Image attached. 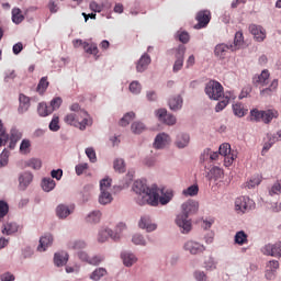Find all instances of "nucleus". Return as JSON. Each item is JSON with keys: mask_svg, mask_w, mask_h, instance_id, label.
Returning <instances> with one entry per match:
<instances>
[{"mask_svg": "<svg viewBox=\"0 0 281 281\" xmlns=\"http://www.w3.org/2000/svg\"><path fill=\"white\" fill-rule=\"evenodd\" d=\"M190 144V135L188 134H179L176 140V146L178 148H186Z\"/></svg>", "mask_w": 281, "mask_h": 281, "instance_id": "34", "label": "nucleus"}, {"mask_svg": "<svg viewBox=\"0 0 281 281\" xmlns=\"http://www.w3.org/2000/svg\"><path fill=\"white\" fill-rule=\"evenodd\" d=\"M131 128H132V133H134L135 135H139L144 133V131H146V125H144V123L142 122H134Z\"/></svg>", "mask_w": 281, "mask_h": 281, "instance_id": "44", "label": "nucleus"}, {"mask_svg": "<svg viewBox=\"0 0 281 281\" xmlns=\"http://www.w3.org/2000/svg\"><path fill=\"white\" fill-rule=\"evenodd\" d=\"M32 146V143L30 139H23L20 145V153L23 155H27L30 153V147Z\"/></svg>", "mask_w": 281, "mask_h": 281, "instance_id": "55", "label": "nucleus"}, {"mask_svg": "<svg viewBox=\"0 0 281 281\" xmlns=\"http://www.w3.org/2000/svg\"><path fill=\"white\" fill-rule=\"evenodd\" d=\"M48 87H49V81H47V77H42L37 85L36 91L37 93H40V95H43V93L47 91Z\"/></svg>", "mask_w": 281, "mask_h": 281, "instance_id": "38", "label": "nucleus"}, {"mask_svg": "<svg viewBox=\"0 0 281 281\" xmlns=\"http://www.w3.org/2000/svg\"><path fill=\"white\" fill-rule=\"evenodd\" d=\"M106 276V269L104 268H97L91 274H90V280L98 281L101 278H104Z\"/></svg>", "mask_w": 281, "mask_h": 281, "instance_id": "42", "label": "nucleus"}, {"mask_svg": "<svg viewBox=\"0 0 281 281\" xmlns=\"http://www.w3.org/2000/svg\"><path fill=\"white\" fill-rule=\"evenodd\" d=\"M263 256H272V258H281V241L268 244L261 249Z\"/></svg>", "mask_w": 281, "mask_h": 281, "instance_id": "12", "label": "nucleus"}, {"mask_svg": "<svg viewBox=\"0 0 281 281\" xmlns=\"http://www.w3.org/2000/svg\"><path fill=\"white\" fill-rule=\"evenodd\" d=\"M100 218H102V213L100 211L91 212L87 217V223H100Z\"/></svg>", "mask_w": 281, "mask_h": 281, "instance_id": "43", "label": "nucleus"}, {"mask_svg": "<svg viewBox=\"0 0 281 281\" xmlns=\"http://www.w3.org/2000/svg\"><path fill=\"white\" fill-rule=\"evenodd\" d=\"M132 241L134 245H146V239H144V236L142 235H134Z\"/></svg>", "mask_w": 281, "mask_h": 281, "instance_id": "63", "label": "nucleus"}, {"mask_svg": "<svg viewBox=\"0 0 281 281\" xmlns=\"http://www.w3.org/2000/svg\"><path fill=\"white\" fill-rule=\"evenodd\" d=\"M177 38L180 41V43H183L184 45L190 43V33L186 31H178L177 32Z\"/></svg>", "mask_w": 281, "mask_h": 281, "instance_id": "51", "label": "nucleus"}, {"mask_svg": "<svg viewBox=\"0 0 281 281\" xmlns=\"http://www.w3.org/2000/svg\"><path fill=\"white\" fill-rule=\"evenodd\" d=\"M278 91V79H273L268 88L260 91V95H271Z\"/></svg>", "mask_w": 281, "mask_h": 281, "instance_id": "35", "label": "nucleus"}, {"mask_svg": "<svg viewBox=\"0 0 281 281\" xmlns=\"http://www.w3.org/2000/svg\"><path fill=\"white\" fill-rule=\"evenodd\" d=\"M148 65H150V56L144 54L136 64V70L142 74L148 69Z\"/></svg>", "mask_w": 281, "mask_h": 281, "instance_id": "20", "label": "nucleus"}, {"mask_svg": "<svg viewBox=\"0 0 281 281\" xmlns=\"http://www.w3.org/2000/svg\"><path fill=\"white\" fill-rule=\"evenodd\" d=\"M278 111L276 110H267L263 111V116H262V122H265V124H269V122H271V120L278 117Z\"/></svg>", "mask_w": 281, "mask_h": 281, "instance_id": "39", "label": "nucleus"}, {"mask_svg": "<svg viewBox=\"0 0 281 281\" xmlns=\"http://www.w3.org/2000/svg\"><path fill=\"white\" fill-rule=\"evenodd\" d=\"M218 157H224V166L226 168H229V166H232V164H234V159H236V154L234 151H232V145H229L228 143H224L220 146L218 149Z\"/></svg>", "mask_w": 281, "mask_h": 281, "instance_id": "7", "label": "nucleus"}, {"mask_svg": "<svg viewBox=\"0 0 281 281\" xmlns=\"http://www.w3.org/2000/svg\"><path fill=\"white\" fill-rule=\"evenodd\" d=\"M69 261V255L65 251L56 252L54 256V262L56 267H65Z\"/></svg>", "mask_w": 281, "mask_h": 281, "instance_id": "19", "label": "nucleus"}, {"mask_svg": "<svg viewBox=\"0 0 281 281\" xmlns=\"http://www.w3.org/2000/svg\"><path fill=\"white\" fill-rule=\"evenodd\" d=\"M19 232V225L14 222H7L3 224L2 234L5 236H12V234H16Z\"/></svg>", "mask_w": 281, "mask_h": 281, "instance_id": "23", "label": "nucleus"}, {"mask_svg": "<svg viewBox=\"0 0 281 281\" xmlns=\"http://www.w3.org/2000/svg\"><path fill=\"white\" fill-rule=\"evenodd\" d=\"M233 113L237 117H245V115H247V110H245L243 103H235L233 104Z\"/></svg>", "mask_w": 281, "mask_h": 281, "instance_id": "37", "label": "nucleus"}, {"mask_svg": "<svg viewBox=\"0 0 281 281\" xmlns=\"http://www.w3.org/2000/svg\"><path fill=\"white\" fill-rule=\"evenodd\" d=\"M87 247V243L85 240H76L72 244H70V249L80 250L85 249Z\"/></svg>", "mask_w": 281, "mask_h": 281, "instance_id": "61", "label": "nucleus"}, {"mask_svg": "<svg viewBox=\"0 0 281 281\" xmlns=\"http://www.w3.org/2000/svg\"><path fill=\"white\" fill-rule=\"evenodd\" d=\"M24 19H25V16L22 15L21 9H19V8L12 9V21H13V23L19 25V23H23Z\"/></svg>", "mask_w": 281, "mask_h": 281, "instance_id": "40", "label": "nucleus"}, {"mask_svg": "<svg viewBox=\"0 0 281 281\" xmlns=\"http://www.w3.org/2000/svg\"><path fill=\"white\" fill-rule=\"evenodd\" d=\"M8 212H10V206L8 205V202L0 200V221L8 215Z\"/></svg>", "mask_w": 281, "mask_h": 281, "instance_id": "53", "label": "nucleus"}, {"mask_svg": "<svg viewBox=\"0 0 281 281\" xmlns=\"http://www.w3.org/2000/svg\"><path fill=\"white\" fill-rule=\"evenodd\" d=\"M124 229H126V224L124 223H120L119 225H116V232H113L112 229L109 228L103 229L99 232L98 241L106 243L109 238H112V240H120V233L124 232Z\"/></svg>", "mask_w": 281, "mask_h": 281, "instance_id": "5", "label": "nucleus"}, {"mask_svg": "<svg viewBox=\"0 0 281 281\" xmlns=\"http://www.w3.org/2000/svg\"><path fill=\"white\" fill-rule=\"evenodd\" d=\"M261 181H262V177L254 176L252 178L249 179V181L246 182V188L251 190V188H256V186H260Z\"/></svg>", "mask_w": 281, "mask_h": 281, "instance_id": "46", "label": "nucleus"}, {"mask_svg": "<svg viewBox=\"0 0 281 281\" xmlns=\"http://www.w3.org/2000/svg\"><path fill=\"white\" fill-rule=\"evenodd\" d=\"M216 160H218V151H213L210 148L204 149L200 156V162L205 169L210 168V164Z\"/></svg>", "mask_w": 281, "mask_h": 281, "instance_id": "10", "label": "nucleus"}, {"mask_svg": "<svg viewBox=\"0 0 281 281\" xmlns=\"http://www.w3.org/2000/svg\"><path fill=\"white\" fill-rule=\"evenodd\" d=\"M133 190L138 194L136 198L138 205H159V188L157 186L148 188L146 181L136 180Z\"/></svg>", "mask_w": 281, "mask_h": 281, "instance_id": "1", "label": "nucleus"}, {"mask_svg": "<svg viewBox=\"0 0 281 281\" xmlns=\"http://www.w3.org/2000/svg\"><path fill=\"white\" fill-rule=\"evenodd\" d=\"M114 170L115 172H126V164H124V159L114 160Z\"/></svg>", "mask_w": 281, "mask_h": 281, "instance_id": "50", "label": "nucleus"}, {"mask_svg": "<svg viewBox=\"0 0 281 281\" xmlns=\"http://www.w3.org/2000/svg\"><path fill=\"white\" fill-rule=\"evenodd\" d=\"M70 111L71 113L66 114L64 117V122L68 126H74L75 128H79V131H87V126L93 124V120L86 110L80 108V104L72 103Z\"/></svg>", "mask_w": 281, "mask_h": 281, "instance_id": "2", "label": "nucleus"}, {"mask_svg": "<svg viewBox=\"0 0 281 281\" xmlns=\"http://www.w3.org/2000/svg\"><path fill=\"white\" fill-rule=\"evenodd\" d=\"M235 243L236 245H246L247 243V235L244 231H239L235 235Z\"/></svg>", "mask_w": 281, "mask_h": 281, "instance_id": "49", "label": "nucleus"}, {"mask_svg": "<svg viewBox=\"0 0 281 281\" xmlns=\"http://www.w3.org/2000/svg\"><path fill=\"white\" fill-rule=\"evenodd\" d=\"M281 192V184L279 182H276L272 188L269 191L270 196H273V194H280Z\"/></svg>", "mask_w": 281, "mask_h": 281, "instance_id": "64", "label": "nucleus"}, {"mask_svg": "<svg viewBox=\"0 0 281 281\" xmlns=\"http://www.w3.org/2000/svg\"><path fill=\"white\" fill-rule=\"evenodd\" d=\"M245 41L243 38V32H237L234 38V45H231V52H236V49H240L243 47Z\"/></svg>", "mask_w": 281, "mask_h": 281, "instance_id": "31", "label": "nucleus"}, {"mask_svg": "<svg viewBox=\"0 0 281 281\" xmlns=\"http://www.w3.org/2000/svg\"><path fill=\"white\" fill-rule=\"evenodd\" d=\"M205 93L210 100H221L223 98V85L216 80H211L205 86Z\"/></svg>", "mask_w": 281, "mask_h": 281, "instance_id": "6", "label": "nucleus"}, {"mask_svg": "<svg viewBox=\"0 0 281 281\" xmlns=\"http://www.w3.org/2000/svg\"><path fill=\"white\" fill-rule=\"evenodd\" d=\"M135 120V112H127L121 120L120 126H128Z\"/></svg>", "mask_w": 281, "mask_h": 281, "instance_id": "41", "label": "nucleus"}, {"mask_svg": "<svg viewBox=\"0 0 281 281\" xmlns=\"http://www.w3.org/2000/svg\"><path fill=\"white\" fill-rule=\"evenodd\" d=\"M273 144H276V139H272L271 134H268V142L265 143L261 155H265V153H267L271 146H273Z\"/></svg>", "mask_w": 281, "mask_h": 281, "instance_id": "59", "label": "nucleus"}, {"mask_svg": "<svg viewBox=\"0 0 281 281\" xmlns=\"http://www.w3.org/2000/svg\"><path fill=\"white\" fill-rule=\"evenodd\" d=\"M59 122H60V119L58 116L54 115L49 123V130L53 132L60 131V125H58Z\"/></svg>", "mask_w": 281, "mask_h": 281, "instance_id": "56", "label": "nucleus"}, {"mask_svg": "<svg viewBox=\"0 0 281 281\" xmlns=\"http://www.w3.org/2000/svg\"><path fill=\"white\" fill-rule=\"evenodd\" d=\"M194 30H203L210 25V21H212V12L210 10H201L195 14Z\"/></svg>", "mask_w": 281, "mask_h": 281, "instance_id": "9", "label": "nucleus"}, {"mask_svg": "<svg viewBox=\"0 0 281 281\" xmlns=\"http://www.w3.org/2000/svg\"><path fill=\"white\" fill-rule=\"evenodd\" d=\"M20 106L19 113H25L30 109V98L23 93L19 97Z\"/></svg>", "mask_w": 281, "mask_h": 281, "instance_id": "27", "label": "nucleus"}, {"mask_svg": "<svg viewBox=\"0 0 281 281\" xmlns=\"http://www.w3.org/2000/svg\"><path fill=\"white\" fill-rule=\"evenodd\" d=\"M182 194L184 196H196V194H199V186L198 184H192L191 187L183 190Z\"/></svg>", "mask_w": 281, "mask_h": 281, "instance_id": "47", "label": "nucleus"}, {"mask_svg": "<svg viewBox=\"0 0 281 281\" xmlns=\"http://www.w3.org/2000/svg\"><path fill=\"white\" fill-rule=\"evenodd\" d=\"M232 49V46L225 45V44H220L215 46L214 54L217 56V58H225L227 52Z\"/></svg>", "mask_w": 281, "mask_h": 281, "instance_id": "28", "label": "nucleus"}, {"mask_svg": "<svg viewBox=\"0 0 281 281\" xmlns=\"http://www.w3.org/2000/svg\"><path fill=\"white\" fill-rule=\"evenodd\" d=\"M207 175L210 179H214L215 181H218V179H223L225 172L223 171L222 168L215 166L211 168Z\"/></svg>", "mask_w": 281, "mask_h": 281, "instance_id": "32", "label": "nucleus"}, {"mask_svg": "<svg viewBox=\"0 0 281 281\" xmlns=\"http://www.w3.org/2000/svg\"><path fill=\"white\" fill-rule=\"evenodd\" d=\"M10 159V151L8 149H3L0 154V168H5L8 161Z\"/></svg>", "mask_w": 281, "mask_h": 281, "instance_id": "52", "label": "nucleus"}, {"mask_svg": "<svg viewBox=\"0 0 281 281\" xmlns=\"http://www.w3.org/2000/svg\"><path fill=\"white\" fill-rule=\"evenodd\" d=\"M42 188L44 192H52L56 188V181L52 178H44L42 181Z\"/></svg>", "mask_w": 281, "mask_h": 281, "instance_id": "36", "label": "nucleus"}, {"mask_svg": "<svg viewBox=\"0 0 281 281\" xmlns=\"http://www.w3.org/2000/svg\"><path fill=\"white\" fill-rule=\"evenodd\" d=\"M83 49L86 54H90L91 56H98V54H100V50L98 49V44L95 43L85 42Z\"/></svg>", "mask_w": 281, "mask_h": 281, "instance_id": "33", "label": "nucleus"}, {"mask_svg": "<svg viewBox=\"0 0 281 281\" xmlns=\"http://www.w3.org/2000/svg\"><path fill=\"white\" fill-rule=\"evenodd\" d=\"M171 111H179L183 106V99L181 95L172 97L168 101Z\"/></svg>", "mask_w": 281, "mask_h": 281, "instance_id": "24", "label": "nucleus"}, {"mask_svg": "<svg viewBox=\"0 0 281 281\" xmlns=\"http://www.w3.org/2000/svg\"><path fill=\"white\" fill-rule=\"evenodd\" d=\"M252 205L254 200L249 199V196H239L235 200V210L243 214H245V212H249Z\"/></svg>", "mask_w": 281, "mask_h": 281, "instance_id": "11", "label": "nucleus"}, {"mask_svg": "<svg viewBox=\"0 0 281 281\" xmlns=\"http://www.w3.org/2000/svg\"><path fill=\"white\" fill-rule=\"evenodd\" d=\"M86 155L91 161V164H95V161H98V157L95 156V149H93L92 147H88L86 149Z\"/></svg>", "mask_w": 281, "mask_h": 281, "instance_id": "58", "label": "nucleus"}, {"mask_svg": "<svg viewBox=\"0 0 281 281\" xmlns=\"http://www.w3.org/2000/svg\"><path fill=\"white\" fill-rule=\"evenodd\" d=\"M184 251H189L192 256H196L198 254H203L205 250V246L203 244L194 241V240H188L183 245Z\"/></svg>", "mask_w": 281, "mask_h": 281, "instance_id": "13", "label": "nucleus"}, {"mask_svg": "<svg viewBox=\"0 0 281 281\" xmlns=\"http://www.w3.org/2000/svg\"><path fill=\"white\" fill-rule=\"evenodd\" d=\"M156 115L159 122H164V124H167L168 126H175V124H177V117L169 114L166 109L158 110Z\"/></svg>", "mask_w": 281, "mask_h": 281, "instance_id": "14", "label": "nucleus"}, {"mask_svg": "<svg viewBox=\"0 0 281 281\" xmlns=\"http://www.w3.org/2000/svg\"><path fill=\"white\" fill-rule=\"evenodd\" d=\"M130 91L131 93H134V95L142 93V85L138 83V81H132L130 83Z\"/></svg>", "mask_w": 281, "mask_h": 281, "instance_id": "54", "label": "nucleus"}, {"mask_svg": "<svg viewBox=\"0 0 281 281\" xmlns=\"http://www.w3.org/2000/svg\"><path fill=\"white\" fill-rule=\"evenodd\" d=\"M33 179H34V176L32 175V172L22 173L19 178V183H20L21 190H25L27 188V186H30V183H32Z\"/></svg>", "mask_w": 281, "mask_h": 281, "instance_id": "22", "label": "nucleus"}, {"mask_svg": "<svg viewBox=\"0 0 281 281\" xmlns=\"http://www.w3.org/2000/svg\"><path fill=\"white\" fill-rule=\"evenodd\" d=\"M170 144V136L166 133L158 134L154 142V148H166Z\"/></svg>", "mask_w": 281, "mask_h": 281, "instance_id": "16", "label": "nucleus"}, {"mask_svg": "<svg viewBox=\"0 0 281 281\" xmlns=\"http://www.w3.org/2000/svg\"><path fill=\"white\" fill-rule=\"evenodd\" d=\"M158 201L161 205H168L172 201V192L158 189Z\"/></svg>", "mask_w": 281, "mask_h": 281, "instance_id": "25", "label": "nucleus"}, {"mask_svg": "<svg viewBox=\"0 0 281 281\" xmlns=\"http://www.w3.org/2000/svg\"><path fill=\"white\" fill-rule=\"evenodd\" d=\"M103 260H104V256L98 255V256L90 258L89 265L98 267V265H100V262H103Z\"/></svg>", "mask_w": 281, "mask_h": 281, "instance_id": "62", "label": "nucleus"}, {"mask_svg": "<svg viewBox=\"0 0 281 281\" xmlns=\"http://www.w3.org/2000/svg\"><path fill=\"white\" fill-rule=\"evenodd\" d=\"M54 243V237L52 234H45L40 238V245L37 246V251H47V247H52Z\"/></svg>", "mask_w": 281, "mask_h": 281, "instance_id": "17", "label": "nucleus"}, {"mask_svg": "<svg viewBox=\"0 0 281 281\" xmlns=\"http://www.w3.org/2000/svg\"><path fill=\"white\" fill-rule=\"evenodd\" d=\"M172 54L175 55V64L172 71L173 74H177L183 69V60L186 58V46L179 45L177 48L172 49Z\"/></svg>", "mask_w": 281, "mask_h": 281, "instance_id": "8", "label": "nucleus"}, {"mask_svg": "<svg viewBox=\"0 0 281 281\" xmlns=\"http://www.w3.org/2000/svg\"><path fill=\"white\" fill-rule=\"evenodd\" d=\"M196 212H199V202L190 200L182 204V213L176 218V224L182 229V234L191 232L192 222L188 220V216H192Z\"/></svg>", "mask_w": 281, "mask_h": 281, "instance_id": "3", "label": "nucleus"}, {"mask_svg": "<svg viewBox=\"0 0 281 281\" xmlns=\"http://www.w3.org/2000/svg\"><path fill=\"white\" fill-rule=\"evenodd\" d=\"M23 138V132L19 131L16 127H12L10 131V140L21 142Z\"/></svg>", "mask_w": 281, "mask_h": 281, "instance_id": "45", "label": "nucleus"}, {"mask_svg": "<svg viewBox=\"0 0 281 281\" xmlns=\"http://www.w3.org/2000/svg\"><path fill=\"white\" fill-rule=\"evenodd\" d=\"M249 32L255 36V40L258 41V43H262L267 38V31L260 25L251 24L249 26Z\"/></svg>", "mask_w": 281, "mask_h": 281, "instance_id": "15", "label": "nucleus"}, {"mask_svg": "<svg viewBox=\"0 0 281 281\" xmlns=\"http://www.w3.org/2000/svg\"><path fill=\"white\" fill-rule=\"evenodd\" d=\"M37 113L41 117H47V115H52L54 113V109H50L47 103L42 102L37 106Z\"/></svg>", "mask_w": 281, "mask_h": 281, "instance_id": "30", "label": "nucleus"}, {"mask_svg": "<svg viewBox=\"0 0 281 281\" xmlns=\"http://www.w3.org/2000/svg\"><path fill=\"white\" fill-rule=\"evenodd\" d=\"M75 210L74 205L67 206L65 204H59L56 209V214L58 218H67Z\"/></svg>", "mask_w": 281, "mask_h": 281, "instance_id": "18", "label": "nucleus"}, {"mask_svg": "<svg viewBox=\"0 0 281 281\" xmlns=\"http://www.w3.org/2000/svg\"><path fill=\"white\" fill-rule=\"evenodd\" d=\"M60 104H63V99L60 97L54 98L50 101V105H48L53 111H56L57 109H60Z\"/></svg>", "mask_w": 281, "mask_h": 281, "instance_id": "60", "label": "nucleus"}, {"mask_svg": "<svg viewBox=\"0 0 281 281\" xmlns=\"http://www.w3.org/2000/svg\"><path fill=\"white\" fill-rule=\"evenodd\" d=\"M138 225L140 229H146L147 232H155L157 229V225L150 223V217H142Z\"/></svg>", "mask_w": 281, "mask_h": 281, "instance_id": "26", "label": "nucleus"}, {"mask_svg": "<svg viewBox=\"0 0 281 281\" xmlns=\"http://www.w3.org/2000/svg\"><path fill=\"white\" fill-rule=\"evenodd\" d=\"M262 116H263V111H258L256 109L250 111L251 122H260V120H262Z\"/></svg>", "mask_w": 281, "mask_h": 281, "instance_id": "57", "label": "nucleus"}, {"mask_svg": "<svg viewBox=\"0 0 281 281\" xmlns=\"http://www.w3.org/2000/svg\"><path fill=\"white\" fill-rule=\"evenodd\" d=\"M26 166L33 170H41L43 162L38 158H32L26 162Z\"/></svg>", "mask_w": 281, "mask_h": 281, "instance_id": "48", "label": "nucleus"}, {"mask_svg": "<svg viewBox=\"0 0 281 281\" xmlns=\"http://www.w3.org/2000/svg\"><path fill=\"white\" fill-rule=\"evenodd\" d=\"M121 258H122L123 265H125V267H133V265H135V262H137V257H135V255H133L131 252H123L121 255Z\"/></svg>", "mask_w": 281, "mask_h": 281, "instance_id": "29", "label": "nucleus"}, {"mask_svg": "<svg viewBox=\"0 0 281 281\" xmlns=\"http://www.w3.org/2000/svg\"><path fill=\"white\" fill-rule=\"evenodd\" d=\"M111 183L112 180L104 178L100 181L101 193L99 195V203L101 205H109L113 201V195L111 194Z\"/></svg>", "mask_w": 281, "mask_h": 281, "instance_id": "4", "label": "nucleus"}, {"mask_svg": "<svg viewBox=\"0 0 281 281\" xmlns=\"http://www.w3.org/2000/svg\"><path fill=\"white\" fill-rule=\"evenodd\" d=\"M271 74L267 69L262 70L261 74L254 78L255 85H261V87H267L269 85V78Z\"/></svg>", "mask_w": 281, "mask_h": 281, "instance_id": "21", "label": "nucleus"}]
</instances>
